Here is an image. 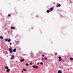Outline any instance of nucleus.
Segmentation results:
<instances>
[{
  "label": "nucleus",
  "mask_w": 73,
  "mask_h": 73,
  "mask_svg": "<svg viewBox=\"0 0 73 73\" xmlns=\"http://www.w3.org/2000/svg\"><path fill=\"white\" fill-rule=\"evenodd\" d=\"M13 58H14V55H13L12 56V57H11V60H12Z\"/></svg>",
  "instance_id": "10"
},
{
  "label": "nucleus",
  "mask_w": 73,
  "mask_h": 73,
  "mask_svg": "<svg viewBox=\"0 0 73 73\" xmlns=\"http://www.w3.org/2000/svg\"><path fill=\"white\" fill-rule=\"evenodd\" d=\"M58 7V5L56 6V7Z\"/></svg>",
  "instance_id": "29"
},
{
  "label": "nucleus",
  "mask_w": 73,
  "mask_h": 73,
  "mask_svg": "<svg viewBox=\"0 0 73 73\" xmlns=\"http://www.w3.org/2000/svg\"><path fill=\"white\" fill-rule=\"evenodd\" d=\"M11 41V39L10 38H9L8 40H7V41L8 42H9Z\"/></svg>",
  "instance_id": "9"
},
{
  "label": "nucleus",
  "mask_w": 73,
  "mask_h": 73,
  "mask_svg": "<svg viewBox=\"0 0 73 73\" xmlns=\"http://www.w3.org/2000/svg\"><path fill=\"white\" fill-rule=\"evenodd\" d=\"M46 12H47L48 13L49 12H50V11L49 10H47V11H46Z\"/></svg>",
  "instance_id": "16"
},
{
  "label": "nucleus",
  "mask_w": 73,
  "mask_h": 73,
  "mask_svg": "<svg viewBox=\"0 0 73 73\" xmlns=\"http://www.w3.org/2000/svg\"><path fill=\"white\" fill-rule=\"evenodd\" d=\"M15 70H16V69H15Z\"/></svg>",
  "instance_id": "32"
},
{
  "label": "nucleus",
  "mask_w": 73,
  "mask_h": 73,
  "mask_svg": "<svg viewBox=\"0 0 73 73\" xmlns=\"http://www.w3.org/2000/svg\"><path fill=\"white\" fill-rule=\"evenodd\" d=\"M11 15L10 14H9L8 15V16L9 17H10L11 16Z\"/></svg>",
  "instance_id": "22"
},
{
  "label": "nucleus",
  "mask_w": 73,
  "mask_h": 73,
  "mask_svg": "<svg viewBox=\"0 0 73 73\" xmlns=\"http://www.w3.org/2000/svg\"><path fill=\"white\" fill-rule=\"evenodd\" d=\"M59 59H58V61L59 62H60L61 61V60H62V59L61 58V56H59L58 58Z\"/></svg>",
  "instance_id": "2"
},
{
  "label": "nucleus",
  "mask_w": 73,
  "mask_h": 73,
  "mask_svg": "<svg viewBox=\"0 0 73 73\" xmlns=\"http://www.w3.org/2000/svg\"><path fill=\"white\" fill-rule=\"evenodd\" d=\"M23 70L25 71H27V70L25 69H23Z\"/></svg>",
  "instance_id": "14"
},
{
  "label": "nucleus",
  "mask_w": 73,
  "mask_h": 73,
  "mask_svg": "<svg viewBox=\"0 0 73 73\" xmlns=\"http://www.w3.org/2000/svg\"><path fill=\"white\" fill-rule=\"evenodd\" d=\"M58 5L59 7H60L61 6V5L60 4H58Z\"/></svg>",
  "instance_id": "15"
},
{
  "label": "nucleus",
  "mask_w": 73,
  "mask_h": 73,
  "mask_svg": "<svg viewBox=\"0 0 73 73\" xmlns=\"http://www.w3.org/2000/svg\"><path fill=\"white\" fill-rule=\"evenodd\" d=\"M6 66V67H5V69H8V68H9V67H8V66Z\"/></svg>",
  "instance_id": "11"
},
{
  "label": "nucleus",
  "mask_w": 73,
  "mask_h": 73,
  "mask_svg": "<svg viewBox=\"0 0 73 73\" xmlns=\"http://www.w3.org/2000/svg\"><path fill=\"white\" fill-rule=\"evenodd\" d=\"M10 69H7V71H7V72H8L9 71H10Z\"/></svg>",
  "instance_id": "12"
},
{
  "label": "nucleus",
  "mask_w": 73,
  "mask_h": 73,
  "mask_svg": "<svg viewBox=\"0 0 73 73\" xmlns=\"http://www.w3.org/2000/svg\"><path fill=\"white\" fill-rule=\"evenodd\" d=\"M26 65L27 66H29V64L28 63H26Z\"/></svg>",
  "instance_id": "18"
},
{
  "label": "nucleus",
  "mask_w": 73,
  "mask_h": 73,
  "mask_svg": "<svg viewBox=\"0 0 73 73\" xmlns=\"http://www.w3.org/2000/svg\"><path fill=\"white\" fill-rule=\"evenodd\" d=\"M42 60H44V58H42Z\"/></svg>",
  "instance_id": "27"
},
{
  "label": "nucleus",
  "mask_w": 73,
  "mask_h": 73,
  "mask_svg": "<svg viewBox=\"0 0 73 73\" xmlns=\"http://www.w3.org/2000/svg\"><path fill=\"white\" fill-rule=\"evenodd\" d=\"M8 40V39H5V41L6 42Z\"/></svg>",
  "instance_id": "20"
},
{
  "label": "nucleus",
  "mask_w": 73,
  "mask_h": 73,
  "mask_svg": "<svg viewBox=\"0 0 73 73\" xmlns=\"http://www.w3.org/2000/svg\"><path fill=\"white\" fill-rule=\"evenodd\" d=\"M62 73V71L60 70H58V73Z\"/></svg>",
  "instance_id": "5"
},
{
  "label": "nucleus",
  "mask_w": 73,
  "mask_h": 73,
  "mask_svg": "<svg viewBox=\"0 0 73 73\" xmlns=\"http://www.w3.org/2000/svg\"><path fill=\"white\" fill-rule=\"evenodd\" d=\"M40 64H41V65H42L43 64V63L42 62H40Z\"/></svg>",
  "instance_id": "19"
},
{
  "label": "nucleus",
  "mask_w": 73,
  "mask_h": 73,
  "mask_svg": "<svg viewBox=\"0 0 73 73\" xmlns=\"http://www.w3.org/2000/svg\"><path fill=\"white\" fill-rule=\"evenodd\" d=\"M17 14H18V13H17Z\"/></svg>",
  "instance_id": "31"
},
{
  "label": "nucleus",
  "mask_w": 73,
  "mask_h": 73,
  "mask_svg": "<svg viewBox=\"0 0 73 73\" xmlns=\"http://www.w3.org/2000/svg\"><path fill=\"white\" fill-rule=\"evenodd\" d=\"M55 55H57V53H55Z\"/></svg>",
  "instance_id": "26"
},
{
  "label": "nucleus",
  "mask_w": 73,
  "mask_h": 73,
  "mask_svg": "<svg viewBox=\"0 0 73 73\" xmlns=\"http://www.w3.org/2000/svg\"><path fill=\"white\" fill-rule=\"evenodd\" d=\"M33 67L34 68H38V66H35V65L33 66Z\"/></svg>",
  "instance_id": "3"
},
{
  "label": "nucleus",
  "mask_w": 73,
  "mask_h": 73,
  "mask_svg": "<svg viewBox=\"0 0 73 73\" xmlns=\"http://www.w3.org/2000/svg\"><path fill=\"white\" fill-rule=\"evenodd\" d=\"M42 56L43 57H44V54H42Z\"/></svg>",
  "instance_id": "23"
},
{
  "label": "nucleus",
  "mask_w": 73,
  "mask_h": 73,
  "mask_svg": "<svg viewBox=\"0 0 73 73\" xmlns=\"http://www.w3.org/2000/svg\"><path fill=\"white\" fill-rule=\"evenodd\" d=\"M11 29H15V28L14 27H11Z\"/></svg>",
  "instance_id": "6"
},
{
  "label": "nucleus",
  "mask_w": 73,
  "mask_h": 73,
  "mask_svg": "<svg viewBox=\"0 0 73 73\" xmlns=\"http://www.w3.org/2000/svg\"><path fill=\"white\" fill-rule=\"evenodd\" d=\"M9 50L11 53H12L13 52V50L11 48H9Z\"/></svg>",
  "instance_id": "1"
},
{
  "label": "nucleus",
  "mask_w": 73,
  "mask_h": 73,
  "mask_svg": "<svg viewBox=\"0 0 73 73\" xmlns=\"http://www.w3.org/2000/svg\"><path fill=\"white\" fill-rule=\"evenodd\" d=\"M0 38L1 39H3V37L2 36H1L0 37Z\"/></svg>",
  "instance_id": "17"
},
{
  "label": "nucleus",
  "mask_w": 73,
  "mask_h": 73,
  "mask_svg": "<svg viewBox=\"0 0 73 73\" xmlns=\"http://www.w3.org/2000/svg\"><path fill=\"white\" fill-rule=\"evenodd\" d=\"M32 64H33V63L32 62H31L30 63V65H31Z\"/></svg>",
  "instance_id": "21"
},
{
  "label": "nucleus",
  "mask_w": 73,
  "mask_h": 73,
  "mask_svg": "<svg viewBox=\"0 0 73 73\" xmlns=\"http://www.w3.org/2000/svg\"><path fill=\"white\" fill-rule=\"evenodd\" d=\"M47 59V58H45V60H46Z\"/></svg>",
  "instance_id": "24"
},
{
  "label": "nucleus",
  "mask_w": 73,
  "mask_h": 73,
  "mask_svg": "<svg viewBox=\"0 0 73 73\" xmlns=\"http://www.w3.org/2000/svg\"><path fill=\"white\" fill-rule=\"evenodd\" d=\"M15 41H16V40H15Z\"/></svg>",
  "instance_id": "30"
},
{
  "label": "nucleus",
  "mask_w": 73,
  "mask_h": 73,
  "mask_svg": "<svg viewBox=\"0 0 73 73\" xmlns=\"http://www.w3.org/2000/svg\"><path fill=\"white\" fill-rule=\"evenodd\" d=\"M53 10V7H51L50 9V12L52 11Z\"/></svg>",
  "instance_id": "4"
},
{
  "label": "nucleus",
  "mask_w": 73,
  "mask_h": 73,
  "mask_svg": "<svg viewBox=\"0 0 73 73\" xmlns=\"http://www.w3.org/2000/svg\"><path fill=\"white\" fill-rule=\"evenodd\" d=\"M70 60H73V58H70Z\"/></svg>",
  "instance_id": "13"
},
{
  "label": "nucleus",
  "mask_w": 73,
  "mask_h": 73,
  "mask_svg": "<svg viewBox=\"0 0 73 73\" xmlns=\"http://www.w3.org/2000/svg\"><path fill=\"white\" fill-rule=\"evenodd\" d=\"M21 72L22 73H23V70H22V71H21Z\"/></svg>",
  "instance_id": "28"
},
{
  "label": "nucleus",
  "mask_w": 73,
  "mask_h": 73,
  "mask_svg": "<svg viewBox=\"0 0 73 73\" xmlns=\"http://www.w3.org/2000/svg\"><path fill=\"white\" fill-rule=\"evenodd\" d=\"M24 61V59H21L20 60L21 62H23Z\"/></svg>",
  "instance_id": "8"
},
{
  "label": "nucleus",
  "mask_w": 73,
  "mask_h": 73,
  "mask_svg": "<svg viewBox=\"0 0 73 73\" xmlns=\"http://www.w3.org/2000/svg\"><path fill=\"white\" fill-rule=\"evenodd\" d=\"M12 44V43L11 42L10 43V45H11Z\"/></svg>",
  "instance_id": "25"
},
{
  "label": "nucleus",
  "mask_w": 73,
  "mask_h": 73,
  "mask_svg": "<svg viewBox=\"0 0 73 73\" xmlns=\"http://www.w3.org/2000/svg\"><path fill=\"white\" fill-rule=\"evenodd\" d=\"M17 51V49L16 48H15L13 50V52H15L16 51Z\"/></svg>",
  "instance_id": "7"
}]
</instances>
